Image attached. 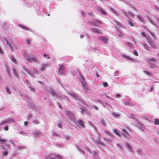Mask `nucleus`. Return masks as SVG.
<instances>
[{
  "mask_svg": "<svg viewBox=\"0 0 159 159\" xmlns=\"http://www.w3.org/2000/svg\"><path fill=\"white\" fill-rule=\"evenodd\" d=\"M24 58L27 61L31 63H37L38 58L30 53L24 52L23 53Z\"/></svg>",
  "mask_w": 159,
  "mask_h": 159,
  "instance_id": "f257e3e1",
  "label": "nucleus"
},
{
  "mask_svg": "<svg viewBox=\"0 0 159 159\" xmlns=\"http://www.w3.org/2000/svg\"><path fill=\"white\" fill-rule=\"evenodd\" d=\"M48 92L51 94L53 97L55 96L60 100H61V99H64L63 97V96H65L64 95L55 92L54 90L52 88H50V89H48Z\"/></svg>",
  "mask_w": 159,
  "mask_h": 159,
  "instance_id": "f03ea898",
  "label": "nucleus"
},
{
  "mask_svg": "<svg viewBox=\"0 0 159 159\" xmlns=\"http://www.w3.org/2000/svg\"><path fill=\"white\" fill-rule=\"evenodd\" d=\"M147 61L148 64V66L153 68L156 67V60L153 58H149L147 59Z\"/></svg>",
  "mask_w": 159,
  "mask_h": 159,
  "instance_id": "7ed1b4c3",
  "label": "nucleus"
},
{
  "mask_svg": "<svg viewBox=\"0 0 159 159\" xmlns=\"http://www.w3.org/2000/svg\"><path fill=\"white\" fill-rule=\"evenodd\" d=\"M68 94L71 97H73L75 100L80 102L83 104H84V102L83 101L80 97L77 95L72 92L68 93Z\"/></svg>",
  "mask_w": 159,
  "mask_h": 159,
  "instance_id": "20e7f679",
  "label": "nucleus"
},
{
  "mask_svg": "<svg viewBox=\"0 0 159 159\" xmlns=\"http://www.w3.org/2000/svg\"><path fill=\"white\" fill-rule=\"evenodd\" d=\"M65 114L68 117L71 121L74 122L75 121V118L72 112L67 111H66Z\"/></svg>",
  "mask_w": 159,
  "mask_h": 159,
  "instance_id": "39448f33",
  "label": "nucleus"
},
{
  "mask_svg": "<svg viewBox=\"0 0 159 159\" xmlns=\"http://www.w3.org/2000/svg\"><path fill=\"white\" fill-rule=\"evenodd\" d=\"M14 120L12 118H10L7 119L3 121L1 124V125L2 126L3 125H5L7 124H11L14 123Z\"/></svg>",
  "mask_w": 159,
  "mask_h": 159,
  "instance_id": "423d86ee",
  "label": "nucleus"
},
{
  "mask_svg": "<svg viewBox=\"0 0 159 159\" xmlns=\"http://www.w3.org/2000/svg\"><path fill=\"white\" fill-rule=\"evenodd\" d=\"M65 67L63 65L61 64L58 69V72L61 75H65Z\"/></svg>",
  "mask_w": 159,
  "mask_h": 159,
  "instance_id": "0eeeda50",
  "label": "nucleus"
},
{
  "mask_svg": "<svg viewBox=\"0 0 159 159\" xmlns=\"http://www.w3.org/2000/svg\"><path fill=\"white\" fill-rule=\"evenodd\" d=\"M99 40L103 43H107L108 42V39L107 37L103 36L99 37Z\"/></svg>",
  "mask_w": 159,
  "mask_h": 159,
  "instance_id": "6e6552de",
  "label": "nucleus"
},
{
  "mask_svg": "<svg viewBox=\"0 0 159 159\" xmlns=\"http://www.w3.org/2000/svg\"><path fill=\"white\" fill-rule=\"evenodd\" d=\"M48 65L49 63H42L41 64V67L39 68V70L41 71H44L45 68L48 67Z\"/></svg>",
  "mask_w": 159,
  "mask_h": 159,
  "instance_id": "1a4fd4ad",
  "label": "nucleus"
},
{
  "mask_svg": "<svg viewBox=\"0 0 159 159\" xmlns=\"http://www.w3.org/2000/svg\"><path fill=\"white\" fill-rule=\"evenodd\" d=\"M97 11L102 14L104 15L106 14V12L100 7H97Z\"/></svg>",
  "mask_w": 159,
  "mask_h": 159,
  "instance_id": "9d476101",
  "label": "nucleus"
},
{
  "mask_svg": "<svg viewBox=\"0 0 159 159\" xmlns=\"http://www.w3.org/2000/svg\"><path fill=\"white\" fill-rule=\"evenodd\" d=\"M147 42L151 46L152 48H155L157 47L156 45L153 42H152L149 38L147 39Z\"/></svg>",
  "mask_w": 159,
  "mask_h": 159,
  "instance_id": "9b49d317",
  "label": "nucleus"
},
{
  "mask_svg": "<svg viewBox=\"0 0 159 159\" xmlns=\"http://www.w3.org/2000/svg\"><path fill=\"white\" fill-rule=\"evenodd\" d=\"M33 134L36 138H38L39 137L43 136V134L38 131H35Z\"/></svg>",
  "mask_w": 159,
  "mask_h": 159,
  "instance_id": "f8f14e48",
  "label": "nucleus"
},
{
  "mask_svg": "<svg viewBox=\"0 0 159 159\" xmlns=\"http://www.w3.org/2000/svg\"><path fill=\"white\" fill-rule=\"evenodd\" d=\"M93 23V25L97 27H99L100 25L101 24V22L97 19L94 20Z\"/></svg>",
  "mask_w": 159,
  "mask_h": 159,
  "instance_id": "ddd939ff",
  "label": "nucleus"
},
{
  "mask_svg": "<svg viewBox=\"0 0 159 159\" xmlns=\"http://www.w3.org/2000/svg\"><path fill=\"white\" fill-rule=\"evenodd\" d=\"M80 108L81 110V113L83 114L84 113H86L87 114H89V112L82 106H80Z\"/></svg>",
  "mask_w": 159,
  "mask_h": 159,
  "instance_id": "4468645a",
  "label": "nucleus"
},
{
  "mask_svg": "<svg viewBox=\"0 0 159 159\" xmlns=\"http://www.w3.org/2000/svg\"><path fill=\"white\" fill-rule=\"evenodd\" d=\"M12 70L14 74V75L15 76H16L17 78H18L19 76L17 74V71H18V69L17 68H15L13 66L12 67Z\"/></svg>",
  "mask_w": 159,
  "mask_h": 159,
  "instance_id": "2eb2a0df",
  "label": "nucleus"
},
{
  "mask_svg": "<svg viewBox=\"0 0 159 159\" xmlns=\"http://www.w3.org/2000/svg\"><path fill=\"white\" fill-rule=\"evenodd\" d=\"M113 132L116 135L119 137L121 136V135L120 133V131L116 129H113Z\"/></svg>",
  "mask_w": 159,
  "mask_h": 159,
  "instance_id": "dca6fc26",
  "label": "nucleus"
},
{
  "mask_svg": "<svg viewBox=\"0 0 159 159\" xmlns=\"http://www.w3.org/2000/svg\"><path fill=\"white\" fill-rule=\"evenodd\" d=\"M78 123L82 127L84 128L85 127L84 125V122L81 120H79L78 121Z\"/></svg>",
  "mask_w": 159,
  "mask_h": 159,
  "instance_id": "f3484780",
  "label": "nucleus"
},
{
  "mask_svg": "<svg viewBox=\"0 0 159 159\" xmlns=\"http://www.w3.org/2000/svg\"><path fill=\"white\" fill-rule=\"evenodd\" d=\"M123 57L126 59L128 60H129L131 61H133V59L130 58V57H129L128 56H126L125 54H123L122 56Z\"/></svg>",
  "mask_w": 159,
  "mask_h": 159,
  "instance_id": "a211bd4d",
  "label": "nucleus"
},
{
  "mask_svg": "<svg viewBox=\"0 0 159 159\" xmlns=\"http://www.w3.org/2000/svg\"><path fill=\"white\" fill-rule=\"evenodd\" d=\"M129 19L127 20L128 24L131 26H134V24L132 21V20L128 17Z\"/></svg>",
  "mask_w": 159,
  "mask_h": 159,
  "instance_id": "6ab92c4d",
  "label": "nucleus"
},
{
  "mask_svg": "<svg viewBox=\"0 0 159 159\" xmlns=\"http://www.w3.org/2000/svg\"><path fill=\"white\" fill-rule=\"evenodd\" d=\"M125 146L130 151L132 152V151L133 148L130 144H129L128 143H126Z\"/></svg>",
  "mask_w": 159,
  "mask_h": 159,
  "instance_id": "aec40b11",
  "label": "nucleus"
},
{
  "mask_svg": "<svg viewBox=\"0 0 159 159\" xmlns=\"http://www.w3.org/2000/svg\"><path fill=\"white\" fill-rule=\"evenodd\" d=\"M19 26L20 28L22 29L23 30H29V28L23 25H19Z\"/></svg>",
  "mask_w": 159,
  "mask_h": 159,
  "instance_id": "412c9836",
  "label": "nucleus"
},
{
  "mask_svg": "<svg viewBox=\"0 0 159 159\" xmlns=\"http://www.w3.org/2000/svg\"><path fill=\"white\" fill-rule=\"evenodd\" d=\"M100 122L101 124V125L105 126L106 125L105 124V120L103 119L102 118L100 119Z\"/></svg>",
  "mask_w": 159,
  "mask_h": 159,
  "instance_id": "4be33fe9",
  "label": "nucleus"
},
{
  "mask_svg": "<svg viewBox=\"0 0 159 159\" xmlns=\"http://www.w3.org/2000/svg\"><path fill=\"white\" fill-rule=\"evenodd\" d=\"M124 103L126 106H133V105L132 104H131L129 102L127 101H125L124 102Z\"/></svg>",
  "mask_w": 159,
  "mask_h": 159,
  "instance_id": "5701e85b",
  "label": "nucleus"
},
{
  "mask_svg": "<svg viewBox=\"0 0 159 159\" xmlns=\"http://www.w3.org/2000/svg\"><path fill=\"white\" fill-rule=\"evenodd\" d=\"M106 134L109 135V136L111 138H114V136L112 134H111L108 131H106L105 132Z\"/></svg>",
  "mask_w": 159,
  "mask_h": 159,
  "instance_id": "b1692460",
  "label": "nucleus"
},
{
  "mask_svg": "<svg viewBox=\"0 0 159 159\" xmlns=\"http://www.w3.org/2000/svg\"><path fill=\"white\" fill-rule=\"evenodd\" d=\"M143 72L146 75L150 76H151V75H152V73L146 70H143Z\"/></svg>",
  "mask_w": 159,
  "mask_h": 159,
  "instance_id": "393cba45",
  "label": "nucleus"
},
{
  "mask_svg": "<svg viewBox=\"0 0 159 159\" xmlns=\"http://www.w3.org/2000/svg\"><path fill=\"white\" fill-rule=\"evenodd\" d=\"M117 35L119 37H123V34L120 30H117Z\"/></svg>",
  "mask_w": 159,
  "mask_h": 159,
  "instance_id": "a878e982",
  "label": "nucleus"
},
{
  "mask_svg": "<svg viewBox=\"0 0 159 159\" xmlns=\"http://www.w3.org/2000/svg\"><path fill=\"white\" fill-rule=\"evenodd\" d=\"M5 90L7 91V93H8V94H11V92L9 90V89L7 86H5Z\"/></svg>",
  "mask_w": 159,
  "mask_h": 159,
  "instance_id": "bb28decb",
  "label": "nucleus"
},
{
  "mask_svg": "<svg viewBox=\"0 0 159 159\" xmlns=\"http://www.w3.org/2000/svg\"><path fill=\"white\" fill-rule=\"evenodd\" d=\"M4 41H6V43H7V45L11 49H12V48L11 46V44L10 43H9L8 41L7 40H6L5 39H4Z\"/></svg>",
  "mask_w": 159,
  "mask_h": 159,
  "instance_id": "cd10ccee",
  "label": "nucleus"
},
{
  "mask_svg": "<svg viewBox=\"0 0 159 159\" xmlns=\"http://www.w3.org/2000/svg\"><path fill=\"white\" fill-rule=\"evenodd\" d=\"M143 47L144 48L147 50H148L149 49V47L145 43H144L143 44Z\"/></svg>",
  "mask_w": 159,
  "mask_h": 159,
  "instance_id": "c85d7f7f",
  "label": "nucleus"
},
{
  "mask_svg": "<svg viewBox=\"0 0 159 159\" xmlns=\"http://www.w3.org/2000/svg\"><path fill=\"white\" fill-rule=\"evenodd\" d=\"M111 11L113 12V13L115 14L116 16H118L119 15L118 14V13L115 11L113 8H111Z\"/></svg>",
  "mask_w": 159,
  "mask_h": 159,
  "instance_id": "c756f323",
  "label": "nucleus"
},
{
  "mask_svg": "<svg viewBox=\"0 0 159 159\" xmlns=\"http://www.w3.org/2000/svg\"><path fill=\"white\" fill-rule=\"evenodd\" d=\"M25 147L22 146H18L17 148V149L20 150H21L25 149Z\"/></svg>",
  "mask_w": 159,
  "mask_h": 159,
  "instance_id": "7c9ffc66",
  "label": "nucleus"
},
{
  "mask_svg": "<svg viewBox=\"0 0 159 159\" xmlns=\"http://www.w3.org/2000/svg\"><path fill=\"white\" fill-rule=\"evenodd\" d=\"M85 82V80L83 79V80L81 81L82 85V86L84 88H85L86 86Z\"/></svg>",
  "mask_w": 159,
  "mask_h": 159,
  "instance_id": "2f4dec72",
  "label": "nucleus"
},
{
  "mask_svg": "<svg viewBox=\"0 0 159 159\" xmlns=\"http://www.w3.org/2000/svg\"><path fill=\"white\" fill-rule=\"evenodd\" d=\"M138 18L140 20V21L142 22H143L144 19L143 17L140 16H138Z\"/></svg>",
  "mask_w": 159,
  "mask_h": 159,
  "instance_id": "473e14b6",
  "label": "nucleus"
},
{
  "mask_svg": "<svg viewBox=\"0 0 159 159\" xmlns=\"http://www.w3.org/2000/svg\"><path fill=\"white\" fill-rule=\"evenodd\" d=\"M32 72H34V73L37 74L38 73V71L37 70L35 69L34 68H32Z\"/></svg>",
  "mask_w": 159,
  "mask_h": 159,
  "instance_id": "72a5a7b5",
  "label": "nucleus"
},
{
  "mask_svg": "<svg viewBox=\"0 0 159 159\" xmlns=\"http://www.w3.org/2000/svg\"><path fill=\"white\" fill-rule=\"evenodd\" d=\"M126 44L130 48H132L133 47V44L130 42L126 43Z\"/></svg>",
  "mask_w": 159,
  "mask_h": 159,
  "instance_id": "f704fd0d",
  "label": "nucleus"
},
{
  "mask_svg": "<svg viewBox=\"0 0 159 159\" xmlns=\"http://www.w3.org/2000/svg\"><path fill=\"white\" fill-rule=\"evenodd\" d=\"M91 30L92 31L96 32L97 31H98L97 30H99V29L95 28H91Z\"/></svg>",
  "mask_w": 159,
  "mask_h": 159,
  "instance_id": "c9c22d12",
  "label": "nucleus"
},
{
  "mask_svg": "<svg viewBox=\"0 0 159 159\" xmlns=\"http://www.w3.org/2000/svg\"><path fill=\"white\" fill-rule=\"evenodd\" d=\"M112 115L113 116H116V117H119L120 116V115L115 112L112 113Z\"/></svg>",
  "mask_w": 159,
  "mask_h": 159,
  "instance_id": "e433bc0d",
  "label": "nucleus"
},
{
  "mask_svg": "<svg viewBox=\"0 0 159 159\" xmlns=\"http://www.w3.org/2000/svg\"><path fill=\"white\" fill-rule=\"evenodd\" d=\"M57 125L58 126V127H59V128H62V125L61 123V122L60 121H58V123L57 124Z\"/></svg>",
  "mask_w": 159,
  "mask_h": 159,
  "instance_id": "4c0bfd02",
  "label": "nucleus"
},
{
  "mask_svg": "<svg viewBox=\"0 0 159 159\" xmlns=\"http://www.w3.org/2000/svg\"><path fill=\"white\" fill-rule=\"evenodd\" d=\"M141 35L142 36L145 37L146 39L147 40V39L149 38L148 36H146L144 32H142V33Z\"/></svg>",
  "mask_w": 159,
  "mask_h": 159,
  "instance_id": "58836bf2",
  "label": "nucleus"
},
{
  "mask_svg": "<svg viewBox=\"0 0 159 159\" xmlns=\"http://www.w3.org/2000/svg\"><path fill=\"white\" fill-rule=\"evenodd\" d=\"M93 45L91 46V49L92 51H96L97 49V48L95 47H93Z\"/></svg>",
  "mask_w": 159,
  "mask_h": 159,
  "instance_id": "ea45409f",
  "label": "nucleus"
},
{
  "mask_svg": "<svg viewBox=\"0 0 159 159\" xmlns=\"http://www.w3.org/2000/svg\"><path fill=\"white\" fill-rule=\"evenodd\" d=\"M11 61L13 62L14 63L16 64V61L15 59L13 57H11Z\"/></svg>",
  "mask_w": 159,
  "mask_h": 159,
  "instance_id": "a19ab883",
  "label": "nucleus"
},
{
  "mask_svg": "<svg viewBox=\"0 0 159 159\" xmlns=\"http://www.w3.org/2000/svg\"><path fill=\"white\" fill-rule=\"evenodd\" d=\"M122 131L125 133L128 136H129V134L127 132V131L125 129H123L122 130Z\"/></svg>",
  "mask_w": 159,
  "mask_h": 159,
  "instance_id": "79ce46f5",
  "label": "nucleus"
},
{
  "mask_svg": "<svg viewBox=\"0 0 159 159\" xmlns=\"http://www.w3.org/2000/svg\"><path fill=\"white\" fill-rule=\"evenodd\" d=\"M55 157H56L57 158L59 159H61L62 158V157L59 154H56L55 156Z\"/></svg>",
  "mask_w": 159,
  "mask_h": 159,
  "instance_id": "37998d69",
  "label": "nucleus"
},
{
  "mask_svg": "<svg viewBox=\"0 0 159 159\" xmlns=\"http://www.w3.org/2000/svg\"><path fill=\"white\" fill-rule=\"evenodd\" d=\"M25 41L26 43L28 45H30V42L29 39H26Z\"/></svg>",
  "mask_w": 159,
  "mask_h": 159,
  "instance_id": "c03bdc74",
  "label": "nucleus"
},
{
  "mask_svg": "<svg viewBox=\"0 0 159 159\" xmlns=\"http://www.w3.org/2000/svg\"><path fill=\"white\" fill-rule=\"evenodd\" d=\"M78 150L82 154H84L85 153L84 151L81 150L80 148H78Z\"/></svg>",
  "mask_w": 159,
  "mask_h": 159,
  "instance_id": "a18cd8bd",
  "label": "nucleus"
},
{
  "mask_svg": "<svg viewBox=\"0 0 159 159\" xmlns=\"http://www.w3.org/2000/svg\"><path fill=\"white\" fill-rule=\"evenodd\" d=\"M134 54L136 56H138V53L135 50H134L133 52Z\"/></svg>",
  "mask_w": 159,
  "mask_h": 159,
  "instance_id": "49530a36",
  "label": "nucleus"
},
{
  "mask_svg": "<svg viewBox=\"0 0 159 159\" xmlns=\"http://www.w3.org/2000/svg\"><path fill=\"white\" fill-rule=\"evenodd\" d=\"M33 123L35 124H39V121L37 120H34L33 121Z\"/></svg>",
  "mask_w": 159,
  "mask_h": 159,
  "instance_id": "de8ad7c7",
  "label": "nucleus"
},
{
  "mask_svg": "<svg viewBox=\"0 0 159 159\" xmlns=\"http://www.w3.org/2000/svg\"><path fill=\"white\" fill-rule=\"evenodd\" d=\"M149 21L150 22L152 25H155V24L154 22L152 20H151V19H149Z\"/></svg>",
  "mask_w": 159,
  "mask_h": 159,
  "instance_id": "09e8293b",
  "label": "nucleus"
},
{
  "mask_svg": "<svg viewBox=\"0 0 159 159\" xmlns=\"http://www.w3.org/2000/svg\"><path fill=\"white\" fill-rule=\"evenodd\" d=\"M155 124L156 125H157L159 124V121L157 119L155 120Z\"/></svg>",
  "mask_w": 159,
  "mask_h": 159,
  "instance_id": "8fccbe9b",
  "label": "nucleus"
},
{
  "mask_svg": "<svg viewBox=\"0 0 159 159\" xmlns=\"http://www.w3.org/2000/svg\"><path fill=\"white\" fill-rule=\"evenodd\" d=\"M102 85L104 87H106L108 86V84L107 82H103L102 83Z\"/></svg>",
  "mask_w": 159,
  "mask_h": 159,
  "instance_id": "3c124183",
  "label": "nucleus"
},
{
  "mask_svg": "<svg viewBox=\"0 0 159 159\" xmlns=\"http://www.w3.org/2000/svg\"><path fill=\"white\" fill-rule=\"evenodd\" d=\"M6 140L2 138H0V142L5 143L6 142Z\"/></svg>",
  "mask_w": 159,
  "mask_h": 159,
  "instance_id": "603ef678",
  "label": "nucleus"
},
{
  "mask_svg": "<svg viewBox=\"0 0 159 159\" xmlns=\"http://www.w3.org/2000/svg\"><path fill=\"white\" fill-rule=\"evenodd\" d=\"M7 24L6 23H3L2 24V25L3 27V28H4V29H5L6 28V26Z\"/></svg>",
  "mask_w": 159,
  "mask_h": 159,
  "instance_id": "864d4df0",
  "label": "nucleus"
},
{
  "mask_svg": "<svg viewBox=\"0 0 159 159\" xmlns=\"http://www.w3.org/2000/svg\"><path fill=\"white\" fill-rule=\"evenodd\" d=\"M93 21H88V23L90 24V25H93Z\"/></svg>",
  "mask_w": 159,
  "mask_h": 159,
  "instance_id": "5fc2aeb1",
  "label": "nucleus"
},
{
  "mask_svg": "<svg viewBox=\"0 0 159 159\" xmlns=\"http://www.w3.org/2000/svg\"><path fill=\"white\" fill-rule=\"evenodd\" d=\"M3 154L4 156H6L8 154V152L6 151H4L3 152Z\"/></svg>",
  "mask_w": 159,
  "mask_h": 159,
  "instance_id": "6e6d98bb",
  "label": "nucleus"
},
{
  "mask_svg": "<svg viewBox=\"0 0 159 159\" xmlns=\"http://www.w3.org/2000/svg\"><path fill=\"white\" fill-rule=\"evenodd\" d=\"M4 129L6 131H7L8 130V126H6L4 128Z\"/></svg>",
  "mask_w": 159,
  "mask_h": 159,
  "instance_id": "4d7b16f0",
  "label": "nucleus"
},
{
  "mask_svg": "<svg viewBox=\"0 0 159 159\" xmlns=\"http://www.w3.org/2000/svg\"><path fill=\"white\" fill-rule=\"evenodd\" d=\"M116 97L117 98H120L121 97V95L119 94H116Z\"/></svg>",
  "mask_w": 159,
  "mask_h": 159,
  "instance_id": "13d9d810",
  "label": "nucleus"
},
{
  "mask_svg": "<svg viewBox=\"0 0 159 159\" xmlns=\"http://www.w3.org/2000/svg\"><path fill=\"white\" fill-rule=\"evenodd\" d=\"M105 140H107L108 142H109V143H111V139H104Z\"/></svg>",
  "mask_w": 159,
  "mask_h": 159,
  "instance_id": "bf43d9fd",
  "label": "nucleus"
},
{
  "mask_svg": "<svg viewBox=\"0 0 159 159\" xmlns=\"http://www.w3.org/2000/svg\"><path fill=\"white\" fill-rule=\"evenodd\" d=\"M29 88L30 89V90L31 91H34V88H32V87H29Z\"/></svg>",
  "mask_w": 159,
  "mask_h": 159,
  "instance_id": "052dcab7",
  "label": "nucleus"
},
{
  "mask_svg": "<svg viewBox=\"0 0 159 159\" xmlns=\"http://www.w3.org/2000/svg\"><path fill=\"white\" fill-rule=\"evenodd\" d=\"M97 102H98L100 103H102V101L100 99H98L97 100Z\"/></svg>",
  "mask_w": 159,
  "mask_h": 159,
  "instance_id": "680f3d73",
  "label": "nucleus"
},
{
  "mask_svg": "<svg viewBox=\"0 0 159 159\" xmlns=\"http://www.w3.org/2000/svg\"><path fill=\"white\" fill-rule=\"evenodd\" d=\"M93 107L95 109V110H98V108L96 107V106H93Z\"/></svg>",
  "mask_w": 159,
  "mask_h": 159,
  "instance_id": "e2e57ef3",
  "label": "nucleus"
},
{
  "mask_svg": "<svg viewBox=\"0 0 159 159\" xmlns=\"http://www.w3.org/2000/svg\"><path fill=\"white\" fill-rule=\"evenodd\" d=\"M20 134L21 135H23L24 134H26V133L23 131H21L20 132Z\"/></svg>",
  "mask_w": 159,
  "mask_h": 159,
  "instance_id": "0e129e2a",
  "label": "nucleus"
},
{
  "mask_svg": "<svg viewBox=\"0 0 159 159\" xmlns=\"http://www.w3.org/2000/svg\"><path fill=\"white\" fill-rule=\"evenodd\" d=\"M123 14L124 15H125L126 16H128V14L127 12H124Z\"/></svg>",
  "mask_w": 159,
  "mask_h": 159,
  "instance_id": "69168bd1",
  "label": "nucleus"
},
{
  "mask_svg": "<svg viewBox=\"0 0 159 159\" xmlns=\"http://www.w3.org/2000/svg\"><path fill=\"white\" fill-rule=\"evenodd\" d=\"M28 123V122L27 121H25L24 122V125L25 126H27V124Z\"/></svg>",
  "mask_w": 159,
  "mask_h": 159,
  "instance_id": "338daca9",
  "label": "nucleus"
},
{
  "mask_svg": "<svg viewBox=\"0 0 159 159\" xmlns=\"http://www.w3.org/2000/svg\"><path fill=\"white\" fill-rule=\"evenodd\" d=\"M53 136H59L58 135L55 133H53Z\"/></svg>",
  "mask_w": 159,
  "mask_h": 159,
  "instance_id": "774afa93",
  "label": "nucleus"
}]
</instances>
